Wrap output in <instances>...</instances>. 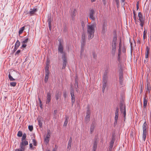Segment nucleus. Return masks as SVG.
Listing matches in <instances>:
<instances>
[{
	"mask_svg": "<svg viewBox=\"0 0 151 151\" xmlns=\"http://www.w3.org/2000/svg\"><path fill=\"white\" fill-rule=\"evenodd\" d=\"M95 27V25L94 24H92L87 25V33L88 35V39H91L94 37Z\"/></svg>",
	"mask_w": 151,
	"mask_h": 151,
	"instance_id": "obj_1",
	"label": "nucleus"
},
{
	"mask_svg": "<svg viewBox=\"0 0 151 151\" xmlns=\"http://www.w3.org/2000/svg\"><path fill=\"white\" fill-rule=\"evenodd\" d=\"M118 70L119 72V81L120 84L122 86L124 85V83L123 73L122 70V67L121 64L118 65Z\"/></svg>",
	"mask_w": 151,
	"mask_h": 151,
	"instance_id": "obj_2",
	"label": "nucleus"
},
{
	"mask_svg": "<svg viewBox=\"0 0 151 151\" xmlns=\"http://www.w3.org/2000/svg\"><path fill=\"white\" fill-rule=\"evenodd\" d=\"M108 77L107 76V73H106L104 74L103 76V86H102V91L104 93L105 89L106 87V83L107 82Z\"/></svg>",
	"mask_w": 151,
	"mask_h": 151,
	"instance_id": "obj_3",
	"label": "nucleus"
},
{
	"mask_svg": "<svg viewBox=\"0 0 151 151\" xmlns=\"http://www.w3.org/2000/svg\"><path fill=\"white\" fill-rule=\"evenodd\" d=\"M117 37L114 36L113 39L112 43V53L115 54L116 48Z\"/></svg>",
	"mask_w": 151,
	"mask_h": 151,
	"instance_id": "obj_4",
	"label": "nucleus"
},
{
	"mask_svg": "<svg viewBox=\"0 0 151 151\" xmlns=\"http://www.w3.org/2000/svg\"><path fill=\"white\" fill-rule=\"evenodd\" d=\"M147 124L146 122H145L142 125L143 129V134H142V139L145 142V140L146 135H147Z\"/></svg>",
	"mask_w": 151,
	"mask_h": 151,
	"instance_id": "obj_5",
	"label": "nucleus"
},
{
	"mask_svg": "<svg viewBox=\"0 0 151 151\" xmlns=\"http://www.w3.org/2000/svg\"><path fill=\"white\" fill-rule=\"evenodd\" d=\"M120 109L121 112L123 113V114L124 115V117L125 118L126 116V111L124 103L123 101L120 102Z\"/></svg>",
	"mask_w": 151,
	"mask_h": 151,
	"instance_id": "obj_6",
	"label": "nucleus"
},
{
	"mask_svg": "<svg viewBox=\"0 0 151 151\" xmlns=\"http://www.w3.org/2000/svg\"><path fill=\"white\" fill-rule=\"evenodd\" d=\"M89 18L93 21H95V17L94 16L95 12L93 9H90L89 10Z\"/></svg>",
	"mask_w": 151,
	"mask_h": 151,
	"instance_id": "obj_7",
	"label": "nucleus"
},
{
	"mask_svg": "<svg viewBox=\"0 0 151 151\" xmlns=\"http://www.w3.org/2000/svg\"><path fill=\"white\" fill-rule=\"evenodd\" d=\"M28 142L27 141L25 140L24 141H22L20 144V147L24 151L25 150V146L28 145Z\"/></svg>",
	"mask_w": 151,
	"mask_h": 151,
	"instance_id": "obj_8",
	"label": "nucleus"
},
{
	"mask_svg": "<svg viewBox=\"0 0 151 151\" xmlns=\"http://www.w3.org/2000/svg\"><path fill=\"white\" fill-rule=\"evenodd\" d=\"M62 58L63 60L62 69H64L65 68L67 63V60L65 55L64 54L62 56Z\"/></svg>",
	"mask_w": 151,
	"mask_h": 151,
	"instance_id": "obj_9",
	"label": "nucleus"
},
{
	"mask_svg": "<svg viewBox=\"0 0 151 151\" xmlns=\"http://www.w3.org/2000/svg\"><path fill=\"white\" fill-rule=\"evenodd\" d=\"M119 116V109L117 108L116 109L115 116V122H114V125H116L117 124V120Z\"/></svg>",
	"mask_w": 151,
	"mask_h": 151,
	"instance_id": "obj_10",
	"label": "nucleus"
},
{
	"mask_svg": "<svg viewBox=\"0 0 151 151\" xmlns=\"http://www.w3.org/2000/svg\"><path fill=\"white\" fill-rule=\"evenodd\" d=\"M52 21V19L51 18V15H49L48 17L47 22L49 29L50 31L51 29V22Z\"/></svg>",
	"mask_w": 151,
	"mask_h": 151,
	"instance_id": "obj_11",
	"label": "nucleus"
},
{
	"mask_svg": "<svg viewBox=\"0 0 151 151\" xmlns=\"http://www.w3.org/2000/svg\"><path fill=\"white\" fill-rule=\"evenodd\" d=\"M107 24L104 21L102 25V33H104L105 32L107 29Z\"/></svg>",
	"mask_w": 151,
	"mask_h": 151,
	"instance_id": "obj_12",
	"label": "nucleus"
},
{
	"mask_svg": "<svg viewBox=\"0 0 151 151\" xmlns=\"http://www.w3.org/2000/svg\"><path fill=\"white\" fill-rule=\"evenodd\" d=\"M47 133L46 135V137L45 138V142L48 143L49 142V139L50 137V131L48 130L47 131Z\"/></svg>",
	"mask_w": 151,
	"mask_h": 151,
	"instance_id": "obj_13",
	"label": "nucleus"
},
{
	"mask_svg": "<svg viewBox=\"0 0 151 151\" xmlns=\"http://www.w3.org/2000/svg\"><path fill=\"white\" fill-rule=\"evenodd\" d=\"M58 51L60 52L61 54L63 53V47L61 43L60 42H59V45L58 47Z\"/></svg>",
	"mask_w": 151,
	"mask_h": 151,
	"instance_id": "obj_14",
	"label": "nucleus"
},
{
	"mask_svg": "<svg viewBox=\"0 0 151 151\" xmlns=\"http://www.w3.org/2000/svg\"><path fill=\"white\" fill-rule=\"evenodd\" d=\"M147 97L146 95L144 96V101H143V107L145 108L147 106Z\"/></svg>",
	"mask_w": 151,
	"mask_h": 151,
	"instance_id": "obj_15",
	"label": "nucleus"
},
{
	"mask_svg": "<svg viewBox=\"0 0 151 151\" xmlns=\"http://www.w3.org/2000/svg\"><path fill=\"white\" fill-rule=\"evenodd\" d=\"M86 43V41H82L81 42V54L84 51V47Z\"/></svg>",
	"mask_w": 151,
	"mask_h": 151,
	"instance_id": "obj_16",
	"label": "nucleus"
},
{
	"mask_svg": "<svg viewBox=\"0 0 151 151\" xmlns=\"http://www.w3.org/2000/svg\"><path fill=\"white\" fill-rule=\"evenodd\" d=\"M72 142V137H70L68 141V146L67 147L68 149L69 150H70L71 148Z\"/></svg>",
	"mask_w": 151,
	"mask_h": 151,
	"instance_id": "obj_17",
	"label": "nucleus"
},
{
	"mask_svg": "<svg viewBox=\"0 0 151 151\" xmlns=\"http://www.w3.org/2000/svg\"><path fill=\"white\" fill-rule=\"evenodd\" d=\"M97 139H95V140L93 142L92 151H96V150L97 147Z\"/></svg>",
	"mask_w": 151,
	"mask_h": 151,
	"instance_id": "obj_18",
	"label": "nucleus"
},
{
	"mask_svg": "<svg viewBox=\"0 0 151 151\" xmlns=\"http://www.w3.org/2000/svg\"><path fill=\"white\" fill-rule=\"evenodd\" d=\"M138 16L139 18V20L140 22H143L144 20L143 18L141 12H140L138 13Z\"/></svg>",
	"mask_w": 151,
	"mask_h": 151,
	"instance_id": "obj_19",
	"label": "nucleus"
},
{
	"mask_svg": "<svg viewBox=\"0 0 151 151\" xmlns=\"http://www.w3.org/2000/svg\"><path fill=\"white\" fill-rule=\"evenodd\" d=\"M37 11V8H34L33 9H31L29 12V14L31 15H32L36 12Z\"/></svg>",
	"mask_w": 151,
	"mask_h": 151,
	"instance_id": "obj_20",
	"label": "nucleus"
},
{
	"mask_svg": "<svg viewBox=\"0 0 151 151\" xmlns=\"http://www.w3.org/2000/svg\"><path fill=\"white\" fill-rule=\"evenodd\" d=\"M150 48L149 47L147 46L146 47V52H145V58H147L148 57V54H149Z\"/></svg>",
	"mask_w": 151,
	"mask_h": 151,
	"instance_id": "obj_21",
	"label": "nucleus"
},
{
	"mask_svg": "<svg viewBox=\"0 0 151 151\" xmlns=\"http://www.w3.org/2000/svg\"><path fill=\"white\" fill-rule=\"evenodd\" d=\"M123 47V46L122 43V41L121 39L120 40L119 44V49L118 50V52H121V48Z\"/></svg>",
	"mask_w": 151,
	"mask_h": 151,
	"instance_id": "obj_22",
	"label": "nucleus"
},
{
	"mask_svg": "<svg viewBox=\"0 0 151 151\" xmlns=\"http://www.w3.org/2000/svg\"><path fill=\"white\" fill-rule=\"evenodd\" d=\"M76 9H74V11L73 12H72L70 14L71 17H72V19H73L76 16Z\"/></svg>",
	"mask_w": 151,
	"mask_h": 151,
	"instance_id": "obj_23",
	"label": "nucleus"
},
{
	"mask_svg": "<svg viewBox=\"0 0 151 151\" xmlns=\"http://www.w3.org/2000/svg\"><path fill=\"white\" fill-rule=\"evenodd\" d=\"M51 100V95H47V98L46 101V104H49Z\"/></svg>",
	"mask_w": 151,
	"mask_h": 151,
	"instance_id": "obj_24",
	"label": "nucleus"
},
{
	"mask_svg": "<svg viewBox=\"0 0 151 151\" xmlns=\"http://www.w3.org/2000/svg\"><path fill=\"white\" fill-rule=\"evenodd\" d=\"M24 29V27H22L20 28L19 31V35H20L23 33V31Z\"/></svg>",
	"mask_w": 151,
	"mask_h": 151,
	"instance_id": "obj_25",
	"label": "nucleus"
},
{
	"mask_svg": "<svg viewBox=\"0 0 151 151\" xmlns=\"http://www.w3.org/2000/svg\"><path fill=\"white\" fill-rule=\"evenodd\" d=\"M121 55V52H118V61L119 62V63L118 64V66L120 64H121V65H122V64L120 62L121 59L120 56Z\"/></svg>",
	"mask_w": 151,
	"mask_h": 151,
	"instance_id": "obj_26",
	"label": "nucleus"
},
{
	"mask_svg": "<svg viewBox=\"0 0 151 151\" xmlns=\"http://www.w3.org/2000/svg\"><path fill=\"white\" fill-rule=\"evenodd\" d=\"M49 74L47 73H46L45 74V83H47L48 81L49 78Z\"/></svg>",
	"mask_w": 151,
	"mask_h": 151,
	"instance_id": "obj_27",
	"label": "nucleus"
},
{
	"mask_svg": "<svg viewBox=\"0 0 151 151\" xmlns=\"http://www.w3.org/2000/svg\"><path fill=\"white\" fill-rule=\"evenodd\" d=\"M94 123H95L94 122H93L92 124L93 125H91V126L90 127V130L91 133V134L93 132L94 129V126L93 124H94Z\"/></svg>",
	"mask_w": 151,
	"mask_h": 151,
	"instance_id": "obj_28",
	"label": "nucleus"
},
{
	"mask_svg": "<svg viewBox=\"0 0 151 151\" xmlns=\"http://www.w3.org/2000/svg\"><path fill=\"white\" fill-rule=\"evenodd\" d=\"M145 91L146 92V93L147 94H150V89L149 88L147 85L146 87L145 88Z\"/></svg>",
	"mask_w": 151,
	"mask_h": 151,
	"instance_id": "obj_29",
	"label": "nucleus"
},
{
	"mask_svg": "<svg viewBox=\"0 0 151 151\" xmlns=\"http://www.w3.org/2000/svg\"><path fill=\"white\" fill-rule=\"evenodd\" d=\"M71 96L72 104V105H73V104L75 101V95H71Z\"/></svg>",
	"mask_w": 151,
	"mask_h": 151,
	"instance_id": "obj_30",
	"label": "nucleus"
},
{
	"mask_svg": "<svg viewBox=\"0 0 151 151\" xmlns=\"http://www.w3.org/2000/svg\"><path fill=\"white\" fill-rule=\"evenodd\" d=\"M38 125L40 128L42 127V120L41 119H39L38 120Z\"/></svg>",
	"mask_w": 151,
	"mask_h": 151,
	"instance_id": "obj_31",
	"label": "nucleus"
},
{
	"mask_svg": "<svg viewBox=\"0 0 151 151\" xmlns=\"http://www.w3.org/2000/svg\"><path fill=\"white\" fill-rule=\"evenodd\" d=\"M8 77L9 78V80L10 81H13L15 80L16 79L13 78L12 77L10 73H9V75H8Z\"/></svg>",
	"mask_w": 151,
	"mask_h": 151,
	"instance_id": "obj_32",
	"label": "nucleus"
},
{
	"mask_svg": "<svg viewBox=\"0 0 151 151\" xmlns=\"http://www.w3.org/2000/svg\"><path fill=\"white\" fill-rule=\"evenodd\" d=\"M20 45V42L19 41V40H17L15 45V47H16L18 48Z\"/></svg>",
	"mask_w": 151,
	"mask_h": 151,
	"instance_id": "obj_33",
	"label": "nucleus"
},
{
	"mask_svg": "<svg viewBox=\"0 0 151 151\" xmlns=\"http://www.w3.org/2000/svg\"><path fill=\"white\" fill-rule=\"evenodd\" d=\"M69 119V117L68 116H65V121L64 124V126H66L68 122V119Z\"/></svg>",
	"mask_w": 151,
	"mask_h": 151,
	"instance_id": "obj_34",
	"label": "nucleus"
},
{
	"mask_svg": "<svg viewBox=\"0 0 151 151\" xmlns=\"http://www.w3.org/2000/svg\"><path fill=\"white\" fill-rule=\"evenodd\" d=\"M90 117V116L86 115L85 119V121L86 122V123H87L89 121V118Z\"/></svg>",
	"mask_w": 151,
	"mask_h": 151,
	"instance_id": "obj_35",
	"label": "nucleus"
},
{
	"mask_svg": "<svg viewBox=\"0 0 151 151\" xmlns=\"http://www.w3.org/2000/svg\"><path fill=\"white\" fill-rule=\"evenodd\" d=\"M27 137V135L26 133H24L22 139V141H24Z\"/></svg>",
	"mask_w": 151,
	"mask_h": 151,
	"instance_id": "obj_36",
	"label": "nucleus"
},
{
	"mask_svg": "<svg viewBox=\"0 0 151 151\" xmlns=\"http://www.w3.org/2000/svg\"><path fill=\"white\" fill-rule=\"evenodd\" d=\"M82 41H86L85 35L84 33L82 34Z\"/></svg>",
	"mask_w": 151,
	"mask_h": 151,
	"instance_id": "obj_37",
	"label": "nucleus"
},
{
	"mask_svg": "<svg viewBox=\"0 0 151 151\" xmlns=\"http://www.w3.org/2000/svg\"><path fill=\"white\" fill-rule=\"evenodd\" d=\"M114 2L116 3L117 7L118 8L119 5V0H113Z\"/></svg>",
	"mask_w": 151,
	"mask_h": 151,
	"instance_id": "obj_38",
	"label": "nucleus"
},
{
	"mask_svg": "<svg viewBox=\"0 0 151 151\" xmlns=\"http://www.w3.org/2000/svg\"><path fill=\"white\" fill-rule=\"evenodd\" d=\"M38 99L39 101L40 106L41 108L42 109V102L40 99L39 96H38Z\"/></svg>",
	"mask_w": 151,
	"mask_h": 151,
	"instance_id": "obj_39",
	"label": "nucleus"
},
{
	"mask_svg": "<svg viewBox=\"0 0 151 151\" xmlns=\"http://www.w3.org/2000/svg\"><path fill=\"white\" fill-rule=\"evenodd\" d=\"M22 135V133L21 131H19L17 134V136L19 137H21Z\"/></svg>",
	"mask_w": 151,
	"mask_h": 151,
	"instance_id": "obj_40",
	"label": "nucleus"
},
{
	"mask_svg": "<svg viewBox=\"0 0 151 151\" xmlns=\"http://www.w3.org/2000/svg\"><path fill=\"white\" fill-rule=\"evenodd\" d=\"M10 84L11 86L14 87L16 86V82H11L10 83Z\"/></svg>",
	"mask_w": 151,
	"mask_h": 151,
	"instance_id": "obj_41",
	"label": "nucleus"
},
{
	"mask_svg": "<svg viewBox=\"0 0 151 151\" xmlns=\"http://www.w3.org/2000/svg\"><path fill=\"white\" fill-rule=\"evenodd\" d=\"M114 140H115V138L113 136H112V137L111 140L110 142V144H114Z\"/></svg>",
	"mask_w": 151,
	"mask_h": 151,
	"instance_id": "obj_42",
	"label": "nucleus"
},
{
	"mask_svg": "<svg viewBox=\"0 0 151 151\" xmlns=\"http://www.w3.org/2000/svg\"><path fill=\"white\" fill-rule=\"evenodd\" d=\"M122 50L123 53H125L126 52V48H125L124 45H123V47H122V48H121V50Z\"/></svg>",
	"mask_w": 151,
	"mask_h": 151,
	"instance_id": "obj_43",
	"label": "nucleus"
},
{
	"mask_svg": "<svg viewBox=\"0 0 151 151\" xmlns=\"http://www.w3.org/2000/svg\"><path fill=\"white\" fill-rule=\"evenodd\" d=\"M28 129L31 132L32 131L33 129V127L32 125H29L28 126Z\"/></svg>",
	"mask_w": 151,
	"mask_h": 151,
	"instance_id": "obj_44",
	"label": "nucleus"
},
{
	"mask_svg": "<svg viewBox=\"0 0 151 151\" xmlns=\"http://www.w3.org/2000/svg\"><path fill=\"white\" fill-rule=\"evenodd\" d=\"M29 39L28 38H27L25 39L22 42V43L25 44L27 42L28 40Z\"/></svg>",
	"mask_w": 151,
	"mask_h": 151,
	"instance_id": "obj_45",
	"label": "nucleus"
},
{
	"mask_svg": "<svg viewBox=\"0 0 151 151\" xmlns=\"http://www.w3.org/2000/svg\"><path fill=\"white\" fill-rule=\"evenodd\" d=\"M32 142L33 143L34 145L36 146L37 145V142L34 139H32Z\"/></svg>",
	"mask_w": 151,
	"mask_h": 151,
	"instance_id": "obj_46",
	"label": "nucleus"
},
{
	"mask_svg": "<svg viewBox=\"0 0 151 151\" xmlns=\"http://www.w3.org/2000/svg\"><path fill=\"white\" fill-rule=\"evenodd\" d=\"M45 71L46 72V73H47L48 74H49V71L48 70V66H46L45 68Z\"/></svg>",
	"mask_w": 151,
	"mask_h": 151,
	"instance_id": "obj_47",
	"label": "nucleus"
},
{
	"mask_svg": "<svg viewBox=\"0 0 151 151\" xmlns=\"http://www.w3.org/2000/svg\"><path fill=\"white\" fill-rule=\"evenodd\" d=\"M21 50H19L15 52V55H18L19 54Z\"/></svg>",
	"mask_w": 151,
	"mask_h": 151,
	"instance_id": "obj_48",
	"label": "nucleus"
},
{
	"mask_svg": "<svg viewBox=\"0 0 151 151\" xmlns=\"http://www.w3.org/2000/svg\"><path fill=\"white\" fill-rule=\"evenodd\" d=\"M133 13L134 14V19L135 21H136V14L135 13V12L134 10H133Z\"/></svg>",
	"mask_w": 151,
	"mask_h": 151,
	"instance_id": "obj_49",
	"label": "nucleus"
},
{
	"mask_svg": "<svg viewBox=\"0 0 151 151\" xmlns=\"http://www.w3.org/2000/svg\"><path fill=\"white\" fill-rule=\"evenodd\" d=\"M29 147L30 148H31L32 150H34V149L35 147H33L32 146V143H30L29 144Z\"/></svg>",
	"mask_w": 151,
	"mask_h": 151,
	"instance_id": "obj_50",
	"label": "nucleus"
},
{
	"mask_svg": "<svg viewBox=\"0 0 151 151\" xmlns=\"http://www.w3.org/2000/svg\"><path fill=\"white\" fill-rule=\"evenodd\" d=\"M93 57L94 59H96V58L97 55L94 52L93 53Z\"/></svg>",
	"mask_w": 151,
	"mask_h": 151,
	"instance_id": "obj_51",
	"label": "nucleus"
},
{
	"mask_svg": "<svg viewBox=\"0 0 151 151\" xmlns=\"http://www.w3.org/2000/svg\"><path fill=\"white\" fill-rule=\"evenodd\" d=\"M90 112L89 110L88 109V110H87V111L86 115H88V116H90Z\"/></svg>",
	"mask_w": 151,
	"mask_h": 151,
	"instance_id": "obj_52",
	"label": "nucleus"
},
{
	"mask_svg": "<svg viewBox=\"0 0 151 151\" xmlns=\"http://www.w3.org/2000/svg\"><path fill=\"white\" fill-rule=\"evenodd\" d=\"M113 145L114 144H110V146H109V149L110 150H112V148L113 147Z\"/></svg>",
	"mask_w": 151,
	"mask_h": 151,
	"instance_id": "obj_53",
	"label": "nucleus"
},
{
	"mask_svg": "<svg viewBox=\"0 0 151 151\" xmlns=\"http://www.w3.org/2000/svg\"><path fill=\"white\" fill-rule=\"evenodd\" d=\"M140 25L141 26V28H142V29L143 28V24H144V21H143V22H140Z\"/></svg>",
	"mask_w": 151,
	"mask_h": 151,
	"instance_id": "obj_54",
	"label": "nucleus"
},
{
	"mask_svg": "<svg viewBox=\"0 0 151 151\" xmlns=\"http://www.w3.org/2000/svg\"><path fill=\"white\" fill-rule=\"evenodd\" d=\"M14 151H24L21 148L16 149Z\"/></svg>",
	"mask_w": 151,
	"mask_h": 151,
	"instance_id": "obj_55",
	"label": "nucleus"
},
{
	"mask_svg": "<svg viewBox=\"0 0 151 151\" xmlns=\"http://www.w3.org/2000/svg\"><path fill=\"white\" fill-rule=\"evenodd\" d=\"M26 46L27 45L23 43L21 48H24L26 47Z\"/></svg>",
	"mask_w": 151,
	"mask_h": 151,
	"instance_id": "obj_56",
	"label": "nucleus"
},
{
	"mask_svg": "<svg viewBox=\"0 0 151 151\" xmlns=\"http://www.w3.org/2000/svg\"><path fill=\"white\" fill-rule=\"evenodd\" d=\"M138 5H139V2H138V1H137L136 3V7H137V10L139 9Z\"/></svg>",
	"mask_w": 151,
	"mask_h": 151,
	"instance_id": "obj_57",
	"label": "nucleus"
},
{
	"mask_svg": "<svg viewBox=\"0 0 151 151\" xmlns=\"http://www.w3.org/2000/svg\"><path fill=\"white\" fill-rule=\"evenodd\" d=\"M17 49H18V48H17V47H16L14 46V47L13 49V52H15L17 50Z\"/></svg>",
	"mask_w": 151,
	"mask_h": 151,
	"instance_id": "obj_58",
	"label": "nucleus"
},
{
	"mask_svg": "<svg viewBox=\"0 0 151 151\" xmlns=\"http://www.w3.org/2000/svg\"><path fill=\"white\" fill-rule=\"evenodd\" d=\"M81 25L83 27V29L84 28V23L83 22H82L81 23Z\"/></svg>",
	"mask_w": 151,
	"mask_h": 151,
	"instance_id": "obj_59",
	"label": "nucleus"
},
{
	"mask_svg": "<svg viewBox=\"0 0 151 151\" xmlns=\"http://www.w3.org/2000/svg\"><path fill=\"white\" fill-rule=\"evenodd\" d=\"M57 110H55L54 111V112H53L54 114L55 115H56V114H57Z\"/></svg>",
	"mask_w": 151,
	"mask_h": 151,
	"instance_id": "obj_60",
	"label": "nucleus"
},
{
	"mask_svg": "<svg viewBox=\"0 0 151 151\" xmlns=\"http://www.w3.org/2000/svg\"><path fill=\"white\" fill-rule=\"evenodd\" d=\"M75 86H77V87H78V82L77 81H75Z\"/></svg>",
	"mask_w": 151,
	"mask_h": 151,
	"instance_id": "obj_61",
	"label": "nucleus"
},
{
	"mask_svg": "<svg viewBox=\"0 0 151 151\" xmlns=\"http://www.w3.org/2000/svg\"><path fill=\"white\" fill-rule=\"evenodd\" d=\"M121 1L122 2L124 3L125 2V0H121Z\"/></svg>",
	"mask_w": 151,
	"mask_h": 151,
	"instance_id": "obj_62",
	"label": "nucleus"
},
{
	"mask_svg": "<svg viewBox=\"0 0 151 151\" xmlns=\"http://www.w3.org/2000/svg\"><path fill=\"white\" fill-rule=\"evenodd\" d=\"M70 94L71 95L74 94L73 92H72V91H71V93H70Z\"/></svg>",
	"mask_w": 151,
	"mask_h": 151,
	"instance_id": "obj_63",
	"label": "nucleus"
},
{
	"mask_svg": "<svg viewBox=\"0 0 151 151\" xmlns=\"http://www.w3.org/2000/svg\"><path fill=\"white\" fill-rule=\"evenodd\" d=\"M96 0H91V2H94Z\"/></svg>",
	"mask_w": 151,
	"mask_h": 151,
	"instance_id": "obj_64",
	"label": "nucleus"
}]
</instances>
